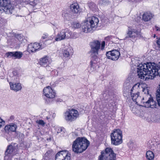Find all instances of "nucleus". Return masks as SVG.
<instances>
[{"label": "nucleus", "instance_id": "nucleus-33", "mask_svg": "<svg viewBox=\"0 0 160 160\" xmlns=\"http://www.w3.org/2000/svg\"><path fill=\"white\" fill-rule=\"evenodd\" d=\"M15 37L20 42H22L23 40V37L21 34H15Z\"/></svg>", "mask_w": 160, "mask_h": 160}, {"label": "nucleus", "instance_id": "nucleus-31", "mask_svg": "<svg viewBox=\"0 0 160 160\" xmlns=\"http://www.w3.org/2000/svg\"><path fill=\"white\" fill-rule=\"evenodd\" d=\"M52 153V150L48 151L45 154L43 157L45 159H47L48 158L51 157Z\"/></svg>", "mask_w": 160, "mask_h": 160}, {"label": "nucleus", "instance_id": "nucleus-28", "mask_svg": "<svg viewBox=\"0 0 160 160\" xmlns=\"http://www.w3.org/2000/svg\"><path fill=\"white\" fill-rule=\"evenodd\" d=\"M158 144L156 142H151L150 145L149 146V148L150 149L152 150H158Z\"/></svg>", "mask_w": 160, "mask_h": 160}, {"label": "nucleus", "instance_id": "nucleus-10", "mask_svg": "<svg viewBox=\"0 0 160 160\" xmlns=\"http://www.w3.org/2000/svg\"><path fill=\"white\" fill-rule=\"evenodd\" d=\"M0 7L7 14H12L14 10L9 0H0Z\"/></svg>", "mask_w": 160, "mask_h": 160}, {"label": "nucleus", "instance_id": "nucleus-3", "mask_svg": "<svg viewBox=\"0 0 160 160\" xmlns=\"http://www.w3.org/2000/svg\"><path fill=\"white\" fill-rule=\"evenodd\" d=\"M98 22V18L96 17L93 16L82 22L81 27L83 32L87 33L94 30L97 27Z\"/></svg>", "mask_w": 160, "mask_h": 160}, {"label": "nucleus", "instance_id": "nucleus-47", "mask_svg": "<svg viewBox=\"0 0 160 160\" xmlns=\"http://www.w3.org/2000/svg\"><path fill=\"white\" fill-rule=\"evenodd\" d=\"M55 72V71H53V70H52V74L53 73V72Z\"/></svg>", "mask_w": 160, "mask_h": 160}, {"label": "nucleus", "instance_id": "nucleus-23", "mask_svg": "<svg viewBox=\"0 0 160 160\" xmlns=\"http://www.w3.org/2000/svg\"><path fill=\"white\" fill-rule=\"evenodd\" d=\"M17 128V125L14 124H11L10 125L6 126L4 128L6 132L11 131L15 132Z\"/></svg>", "mask_w": 160, "mask_h": 160}, {"label": "nucleus", "instance_id": "nucleus-35", "mask_svg": "<svg viewBox=\"0 0 160 160\" xmlns=\"http://www.w3.org/2000/svg\"><path fill=\"white\" fill-rule=\"evenodd\" d=\"M100 2L104 5H107L110 3V2L109 0H101Z\"/></svg>", "mask_w": 160, "mask_h": 160}, {"label": "nucleus", "instance_id": "nucleus-20", "mask_svg": "<svg viewBox=\"0 0 160 160\" xmlns=\"http://www.w3.org/2000/svg\"><path fill=\"white\" fill-rule=\"evenodd\" d=\"M10 88L11 89L17 92L20 90L22 88L21 84L19 83H14L10 82Z\"/></svg>", "mask_w": 160, "mask_h": 160}, {"label": "nucleus", "instance_id": "nucleus-2", "mask_svg": "<svg viewBox=\"0 0 160 160\" xmlns=\"http://www.w3.org/2000/svg\"><path fill=\"white\" fill-rule=\"evenodd\" d=\"M89 144V141L84 138H78L73 142L72 149L76 153H82L88 148Z\"/></svg>", "mask_w": 160, "mask_h": 160}, {"label": "nucleus", "instance_id": "nucleus-43", "mask_svg": "<svg viewBox=\"0 0 160 160\" xmlns=\"http://www.w3.org/2000/svg\"><path fill=\"white\" fill-rule=\"evenodd\" d=\"M155 29H156V30L157 31L160 30V28L156 26H155Z\"/></svg>", "mask_w": 160, "mask_h": 160}, {"label": "nucleus", "instance_id": "nucleus-9", "mask_svg": "<svg viewBox=\"0 0 160 160\" xmlns=\"http://www.w3.org/2000/svg\"><path fill=\"white\" fill-rule=\"evenodd\" d=\"M143 102L142 105H140L148 108H157V102L153 99L151 95H148L147 97L143 98Z\"/></svg>", "mask_w": 160, "mask_h": 160}, {"label": "nucleus", "instance_id": "nucleus-25", "mask_svg": "<svg viewBox=\"0 0 160 160\" xmlns=\"http://www.w3.org/2000/svg\"><path fill=\"white\" fill-rule=\"evenodd\" d=\"M153 16L152 14L150 13H145L143 15L142 19L145 21H148L150 20Z\"/></svg>", "mask_w": 160, "mask_h": 160}, {"label": "nucleus", "instance_id": "nucleus-24", "mask_svg": "<svg viewBox=\"0 0 160 160\" xmlns=\"http://www.w3.org/2000/svg\"><path fill=\"white\" fill-rule=\"evenodd\" d=\"M31 0H22V2L29 4L31 8H32V10H30L31 12L34 11L37 8L35 7V6L37 4L36 3L34 0L32 1H31Z\"/></svg>", "mask_w": 160, "mask_h": 160}, {"label": "nucleus", "instance_id": "nucleus-45", "mask_svg": "<svg viewBox=\"0 0 160 160\" xmlns=\"http://www.w3.org/2000/svg\"><path fill=\"white\" fill-rule=\"evenodd\" d=\"M110 37L109 36H108L107 37H106L105 38V39L107 40H110Z\"/></svg>", "mask_w": 160, "mask_h": 160}, {"label": "nucleus", "instance_id": "nucleus-19", "mask_svg": "<svg viewBox=\"0 0 160 160\" xmlns=\"http://www.w3.org/2000/svg\"><path fill=\"white\" fill-rule=\"evenodd\" d=\"M52 62L51 59L49 57L45 56L40 59L39 63L42 67L47 66L48 64H50Z\"/></svg>", "mask_w": 160, "mask_h": 160}, {"label": "nucleus", "instance_id": "nucleus-32", "mask_svg": "<svg viewBox=\"0 0 160 160\" xmlns=\"http://www.w3.org/2000/svg\"><path fill=\"white\" fill-rule=\"evenodd\" d=\"M89 7L93 11L96 10L97 8L96 4L93 2H92L89 3Z\"/></svg>", "mask_w": 160, "mask_h": 160}, {"label": "nucleus", "instance_id": "nucleus-13", "mask_svg": "<svg viewBox=\"0 0 160 160\" xmlns=\"http://www.w3.org/2000/svg\"><path fill=\"white\" fill-rule=\"evenodd\" d=\"M102 95L104 100L108 102V105L110 107L113 105L114 102L113 100L114 95L112 92L108 90H106L104 92Z\"/></svg>", "mask_w": 160, "mask_h": 160}, {"label": "nucleus", "instance_id": "nucleus-16", "mask_svg": "<svg viewBox=\"0 0 160 160\" xmlns=\"http://www.w3.org/2000/svg\"><path fill=\"white\" fill-rule=\"evenodd\" d=\"M46 45L42 44L41 42L38 43L35 42L31 43L28 46L27 50L28 52H34L40 49H42L45 47Z\"/></svg>", "mask_w": 160, "mask_h": 160}, {"label": "nucleus", "instance_id": "nucleus-34", "mask_svg": "<svg viewBox=\"0 0 160 160\" xmlns=\"http://www.w3.org/2000/svg\"><path fill=\"white\" fill-rule=\"evenodd\" d=\"M14 52H8L6 53V56L8 58H14Z\"/></svg>", "mask_w": 160, "mask_h": 160}, {"label": "nucleus", "instance_id": "nucleus-30", "mask_svg": "<svg viewBox=\"0 0 160 160\" xmlns=\"http://www.w3.org/2000/svg\"><path fill=\"white\" fill-rule=\"evenodd\" d=\"M149 89L148 87L143 88V89L142 91L144 93L143 96L142 97L143 98L145 97H147L148 95H151L149 92Z\"/></svg>", "mask_w": 160, "mask_h": 160}, {"label": "nucleus", "instance_id": "nucleus-27", "mask_svg": "<svg viewBox=\"0 0 160 160\" xmlns=\"http://www.w3.org/2000/svg\"><path fill=\"white\" fill-rule=\"evenodd\" d=\"M146 157L147 160H153L154 154L151 151H148L146 153Z\"/></svg>", "mask_w": 160, "mask_h": 160}, {"label": "nucleus", "instance_id": "nucleus-40", "mask_svg": "<svg viewBox=\"0 0 160 160\" xmlns=\"http://www.w3.org/2000/svg\"><path fill=\"white\" fill-rule=\"evenodd\" d=\"M5 122L0 118V128L1 127L2 125H4Z\"/></svg>", "mask_w": 160, "mask_h": 160}, {"label": "nucleus", "instance_id": "nucleus-26", "mask_svg": "<svg viewBox=\"0 0 160 160\" xmlns=\"http://www.w3.org/2000/svg\"><path fill=\"white\" fill-rule=\"evenodd\" d=\"M94 59L96 60L95 59ZM92 59V60H94ZM90 67L88 68V71L90 72H92L95 70V68L96 66V62H93L92 60L90 62Z\"/></svg>", "mask_w": 160, "mask_h": 160}, {"label": "nucleus", "instance_id": "nucleus-46", "mask_svg": "<svg viewBox=\"0 0 160 160\" xmlns=\"http://www.w3.org/2000/svg\"><path fill=\"white\" fill-rule=\"evenodd\" d=\"M158 148L160 150V143L158 144Z\"/></svg>", "mask_w": 160, "mask_h": 160}, {"label": "nucleus", "instance_id": "nucleus-7", "mask_svg": "<svg viewBox=\"0 0 160 160\" xmlns=\"http://www.w3.org/2000/svg\"><path fill=\"white\" fill-rule=\"evenodd\" d=\"M111 143L114 145H118L122 142V131L120 129L114 130L111 134Z\"/></svg>", "mask_w": 160, "mask_h": 160}, {"label": "nucleus", "instance_id": "nucleus-37", "mask_svg": "<svg viewBox=\"0 0 160 160\" xmlns=\"http://www.w3.org/2000/svg\"><path fill=\"white\" fill-rule=\"evenodd\" d=\"M37 122L39 124L41 125L42 126H44L45 125V123L42 120H40L38 121H37Z\"/></svg>", "mask_w": 160, "mask_h": 160}, {"label": "nucleus", "instance_id": "nucleus-18", "mask_svg": "<svg viewBox=\"0 0 160 160\" xmlns=\"http://www.w3.org/2000/svg\"><path fill=\"white\" fill-rule=\"evenodd\" d=\"M139 32L136 29L129 28L128 32L127 33V36L124 39L125 40L128 38H135L138 35H139Z\"/></svg>", "mask_w": 160, "mask_h": 160}, {"label": "nucleus", "instance_id": "nucleus-6", "mask_svg": "<svg viewBox=\"0 0 160 160\" xmlns=\"http://www.w3.org/2000/svg\"><path fill=\"white\" fill-rule=\"evenodd\" d=\"M99 157V160H115L116 154L112 149L109 148H106L105 151H102Z\"/></svg>", "mask_w": 160, "mask_h": 160}, {"label": "nucleus", "instance_id": "nucleus-15", "mask_svg": "<svg viewBox=\"0 0 160 160\" xmlns=\"http://www.w3.org/2000/svg\"><path fill=\"white\" fill-rule=\"evenodd\" d=\"M70 155L66 150L61 151L56 155L55 160H70Z\"/></svg>", "mask_w": 160, "mask_h": 160}, {"label": "nucleus", "instance_id": "nucleus-42", "mask_svg": "<svg viewBox=\"0 0 160 160\" xmlns=\"http://www.w3.org/2000/svg\"><path fill=\"white\" fill-rule=\"evenodd\" d=\"M64 128H59L58 130V133H60L61 132H62V131L63 129Z\"/></svg>", "mask_w": 160, "mask_h": 160}, {"label": "nucleus", "instance_id": "nucleus-38", "mask_svg": "<svg viewBox=\"0 0 160 160\" xmlns=\"http://www.w3.org/2000/svg\"><path fill=\"white\" fill-rule=\"evenodd\" d=\"M105 42L104 41H103L101 43V48H100V49L101 50L104 49L105 46Z\"/></svg>", "mask_w": 160, "mask_h": 160}, {"label": "nucleus", "instance_id": "nucleus-41", "mask_svg": "<svg viewBox=\"0 0 160 160\" xmlns=\"http://www.w3.org/2000/svg\"><path fill=\"white\" fill-rule=\"evenodd\" d=\"M157 43L158 45V47L160 48V39H159L157 42Z\"/></svg>", "mask_w": 160, "mask_h": 160}, {"label": "nucleus", "instance_id": "nucleus-39", "mask_svg": "<svg viewBox=\"0 0 160 160\" xmlns=\"http://www.w3.org/2000/svg\"><path fill=\"white\" fill-rule=\"evenodd\" d=\"M50 64H48L47 66L44 67L46 68L47 70L48 71H50L51 70L52 68L51 67V66H50Z\"/></svg>", "mask_w": 160, "mask_h": 160}, {"label": "nucleus", "instance_id": "nucleus-29", "mask_svg": "<svg viewBox=\"0 0 160 160\" xmlns=\"http://www.w3.org/2000/svg\"><path fill=\"white\" fill-rule=\"evenodd\" d=\"M22 53L20 52H14V59H20L22 56Z\"/></svg>", "mask_w": 160, "mask_h": 160}, {"label": "nucleus", "instance_id": "nucleus-11", "mask_svg": "<svg viewBox=\"0 0 160 160\" xmlns=\"http://www.w3.org/2000/svg\"><path fill=\"white\" fill-rule=\"evenodd\" d=\"M43 94L47 98L46 99H44L46 102L48 103L50 102V100L51 101L52 98H55L56 93L51 87L48 86L44 88Z\"/></svg>", "mask_w": 160, "mask_h": 160}, {"label": "nucleus", "instance_id": "nucleus-21", "mask_svg": "<svg viewBox=\"0 0 160 160\" xmlns=\"http://www.w3.org/2000/svg\"><path fill=\"white\" fill-rule=\"evenodd\" d=\"M73 53V50L70 48L63 49L62 53L64 58H68L72 55Z\"/></svg>", "mask_w": 160, "mask_h": 160}, {"label": "nucleus", "instance_id": "nucleus-5", "mask_svg": "<svg viewBox=\"0 0 160 160\" xmlns=\"http://www.w3.org/2000/svg\"><path fill=\"white\" fill-rule=\"evenodd\" d=\"M18 145L12 143L8 146L5 152L4 160H11L12 157L17 153Z\"/></svg>", "mask_w": 160, "mask_h": 160}, {"label": "nucleus", "instance_id": "nucleus-22", "mask_svg": "<svg viewBox=\"0 0 160 160\" xmlns=\"http://www.w3.org/2000/svg\"><path fill=\"white\" fill-rule=\"evenodd\" d=\"M70 9L72 12L73 13L78 14L80 12V9L77 3H74L71 5Z\"/></svg>", "mask_w": 160, "mask_h": 160}, {"label": "nucleus", "instance_id": "nucleus-48", "mask_svg": "<svg viewBox=\"0 0 160 160\" xmlns=\"http://www.w3.org/2000/svg\"><path fill=\"white\" fill-rule=\"evenodd\" d=\"M128 0L129 1H133V0Z\"/></svg>", "mask_w": 160, "mask_h": 160}, {"label": "nucleus", "instance_id": "nucleus-17", "mask_svg": "<svg viewBox=\"0 0 160 160\" xmlns=\"http://www.w3.org/2000/svg\"><path fill=\"white\" fill-rule=\"evenodd\" d=\"M120 54L119 52L116 50H113L106 53L107 58L113 60H118Z\"/></svg>", "mask_w": 160, "mask_h": 160}, {"label": "nucleus", "instance_id": "nucleus-4", "mask_svg": "<svg viewBox=\"0 0 160 160\" xmlns=\"http://www.w3.org/2000/svg\"><path fill=\"white\" fill-rule=\"evenodd\" d=\"M140 88H142V84L138 83L135 84L132 88L131 91V97L133 101L136 103H140L142 105L143 101V98L139 96V92L138 91Z\"/></svg>", "mask_w": 160, "mask_h": 160}, {"label": "nucleus", "instance_id": "nucleus-36", "mask_svg": "<svg viewBox=\"0 0 160 160\" xmlns=\"http://www.w3.org/2000/svg\"><path fill=\"white\" fill-rule=\"evenodd\" d=\"M72 25L73 27L76 28H78L81 26L79 22H73Z\"/></svg>", "mask_w": 160, "mask_h": 160}, {"label": "nucleus", "instance_id": "nucleus-44", "mask_svg": "<svg viewBox=\"0 0 160 160\" xmlns=\"http://www.w3.org/2000/svg\"><path fill=\"white\" fill-rule=\"evenodd\" d=\"M47 36V35H45V36H42V39H46V38H47V36Z\"/></svg>", "mask_w": 160, "mask_h": 160}, {"label": "nucleus", "instance_id": "nucleus-12", "mask_svg": "<svg viewBox=\"0 0 160 160\" xmlns=\"http://www.w3.org/2000/svg\"><path fill=\"white\" fill-rule=\"evenodd\" d=\"M78 116V111L75 109H72L65 113V118L66 120L72 122L75 120Z\"/></svg>", "mask_w": 160, "mask_h": 160}, {"label": "nucleus", "instance_id": "nucleus-8", "mask_svg": "<svg viewBox=\"0 0 160 160\" xmlns=\"http://www.w3.org/2000/svg\"><path fill=\"white\" fill-rule=\"evenodd\" d=\"M90 45L91 48V52L92 59H98V52L101 47L100 42L98 40H94L91 42Z\"/></svg>", "mask_w": 160, "mask_h": 160}, {"label": "nucleus", "instance_id": "nucleus-14", "mask_svg": "<svg viewBox=\"0 0 160 160\" xmlns=\"http://www.w3.org/2000/svg\"><path fill=\"white\" fill-rule=\"evenodd\" d=\"M72 33V32L68 29H63L57 35L55 40L56 41H60L70 38Z\"/></svg>", "mask_w": 160, "mask_h": 160}, {"label": "nucleus", "instance_id": "nucleus-1", "mask_svg": "<svg viewBox=\"0 0 160 160\" xmlns=\"http://www.w3.org/2000/svg\"><path fill=\"white\" fill-rule=\"evenodd\" d=\"M137 73L139 78L146 80L153 79L156 76L160 77V62L158 64L151 62L140 64Z\"/></svg>", "mask_w": 160, "mask_h": 160}]
</instances>
